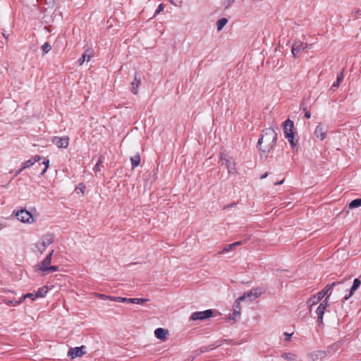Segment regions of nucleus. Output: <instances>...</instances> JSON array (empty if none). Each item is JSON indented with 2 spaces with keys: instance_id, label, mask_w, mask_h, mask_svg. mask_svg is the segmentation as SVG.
<instances>
[{
  "instance_id": "1",
  "label": "nucleus",
  "mask_w": 361,
  "mask_h": 361,
  "mask_svg": "<svg viewBox=\"0 0 361 361\" xmlns=\"http://www.w3.org/2000/svg\"><path fill=\"white\" fill-rule=\"evenodd\" d=\"M277 140V134L273 128L265 129L262 137L258 140L259 149L264 152H269L274 146Z\"/></svg>"
},
{
  "instance_id": "2",
  "label": "nucleus",
  "mask_w": 361,
  "mask_h": 361,
  "mask_svg": "<svg viewBox=\"0 0 361 361\" xmlns=\"http://www.w3.org/2000/svg\"><path fill=\"white\" fill-rule=\"evenodd\" d=\"M293 129L294 123L293 121L288 119L283 123V130L285 134V137L294 149L297 146L298 141L294 138Z\"/></svg>"
},
{
  "instance_id": "3",
  "label": "nucleus",
  "mask_w": 361,
  "mask_h": 361,
  "mask_svg": "<svg viewBox=\"0 0 361 361\" xmlns=\"http://www.w3.org/2000/svg\"><path fill=\"white\" fill-rule=\"evenodd\" d=\"M54 240V237L51 233L44 235L35 245V252H39L42 254L48 246H49Z\"/></svg>"
},
{
  "instance_id": "4",
  "label": "nucleus",
  "mask_w": 361,
  "mask_h": 361,
  "mask_svg": "<svg viewBox=\"0 0 361 361\" xmlns=\"http://www.w3.org/2000/svg\"><path fill=\"white\" fill-rule=\"evenodd\" d=\"M265 288L264 287L253 288L250 290L245 293L242 296L239 297V300L245 301H253L255 299L259 298L262 294L265 293Z\"/></svg>"
},
{
  "instance_id": "5",
  "label": "nucleus",
  "mask_w": 361,
  "mask_h": 361,
  "mask_svg": "<svg viewBox=\"0 0 361 361\" xmlns=\"http://www.w3.org/2000/svg\"><path fill=\"white\" fill-rule=\"evenodd\" d=\"M18 221L23 224H32L35 223V219L32 214L27 210L23 209L13 213Z\"/></svg>"
},
{
  "instance_id": "6",
  "label": "nucleus",
  "mask_w": 361,
  "mask_h": 361,
  "mask_svg": "<svg viewBox=\"0 0 361 361\" xmlns=\"http://www.w3.org/2000/svg\"><path fill=\"white\" fill-rule=\"evenodd\" d=\"M221 165L225 166L228 170V173L233 174L236 171V163L232 157L227 154H221L220 158Z\"/></svg>"
},
{
  "instance_id": "7",
  "label": "nucleus",
  "mask_w": 361,
  "mask_h": 361,
  "mask_svg": "<svg viewBox=\"0 0 361 361\" xmlns=\"http://www.w3.org/2000/svg\"><path fill=\"white\" fill-rule=\"evenodd\" d=\"M337 284H338V283L333 282L330 284L326 285L325 288H323L321 291L318 292L317 295L322 300L326 296L324 300H327V302H329L330 296L331 295L333 292V289L336 287Z\"/></svg>"
},
{
  "instance_id": "8",
  "label": "nucleus",
  "mask_w": 361,
  "mask_h": 361,
  "mask_svg": "<svg viewBox=\"0 0 361 361\" xmlns=\"http://www.w3.org/2000/svg\"><path fill=\"white\" fill-rule=\"evenodd\" d=\"M310 46L311 45L303 43L301 41H296L292 45L291 52L295 57H298L302 51L310 48Z\"/></svg>"
},
{
  "instance_id": "9",
  "label": "nucleus",
  "mask_w": 361,
  "mask_h": 361,
  "mask_svg": "<svg viewBox=\"0 0 361 361\" xmlns=\"http://www.w3.org/2000/svg\"><path fill=\"white\" fill-rule=\"evenodd\" d=\"M54 253L52 250L49 255L37 265V269L42 272L43 275L47 274L48 268L51 262V257Z\"/></svg>"
},
{
  "instance_id": "10",
  "label": "nucleus",
  "mask_w": 361,
  "mask_h": 361,
  "mask_svg": "<svg viewBox=\"0 0 361 361\" xmlns=\"http://www.w3.org/2000/svg\"><path fill=\"white\" fill-rule=\"evenodd\" d=\"M213 314L212 310H207L202 312H195L190 317L192 320H202L210 318Z\"/></svg>"
},
{
  "instance_id": "11",
  "label": "nucleus",
  "mask_w": 361,
  "mask_h": 361,
  "mask_svg": "<svg viewBox=\"0 0 361 361\" xmlns=\"http://www.w3.org/2000/svg\"><path fill=\"white\" fill-rule=\"evenodd\" d=\"M40 159H41L40 156L35 155V156L31 157L30 159L23 162L21 164L20 169L16 172V176L18 175L19 173H20L25 169L33 166L36 162L40 161Z\"/></svg>"
},
{
  "instance_id": "12",
  "label": "nucleus",
  "mask_w": 361,
  "mask_h": 361,
  "mask_svg": "<svg viewBox=\"0 0 361 361\" xmlns=\"http://www.w3.org/2000/svg\"><path fill=\"white\" fill-rule=\"evenodd\" d=\"M329 305L327 300H322L316 310V314H317L318 322L319 324L323 323V316L325 310Z\"/></svg>"
},
{
  "instance_id": "13",
  "label": "nucleus",
  "mask_w": 361,
  "mask_h": 361,
  "mask_svg": "<svg viewBox=\"0 0 361 361\" xmlns=\"http://www.w3.org/2000/svg\"><path fill=\"white\" fill-rule=\"evenodd\" d=\"M314 135L317 139L323 140L326 137L327 127L325 125L319 123L314 132Z\"/></svg>"
},
{
  "instance_id": "14",
  "label": "nucleus",
  "mask_w": 361,
  "mask_h": 361,
  "mask_svg": "<svg viewBox=\"0 0 361 361\" xmlns=\"http://www.w3.org/2000/svg\"><path fill=\"white\" fill-rule=\"evenodd\" d=\"M52 142L59 148L66 149L69 145V138L66 136L62 137L56 136L52 139Z\"/></svg>"
},
{
  "instance_id": "15",
  "label": "nucleus",
  "mask_w": 361,
  "mask_h": 361,
  "mask_svg": "<svg viewBox=\"0 0 361 361\" xmlns=\"http://www.w3.org/2000/svg\"><path fill=\"white\" fill-rule=\"evenodd\" d=\"M360 284H361V281H360L359 279H355L353 281V284L351 286V288L349 289V293L345 294L342 299L343 303L345 302L346 300H348L350 297H352L353 295L355 290L360 287Z\"/></svg>"
},
{
  "instance_id": "16",
  "label": "nucleus",
  "mask_w": 361,
  "mask_h": 361,
  "mask_svg": "<svg viewBox=\"0 0 361 361\" xmlns=\"http://www.w3.org/2000/svg\"><path fill=\"white\" fill-rule=\"evenodd\" d=\"M114 301L118 302H129L133 304H141L148 301L146 298H126L123 297H116L114 298Z\"/></svg>"
},
{
  "instance_id": "17",
  "label": "nucleus",
  "mask_w": 361,
  "mask_h": 361,
  "mask_svg": "<svg viewBox=\"0 0 361 361\" xmlns=\"http://www.w3.org/2000/svg\"><path fill=\"white\" fill-rule=\"evenodd\" d=\"M242 301L241 300H239V298H238L235 302H234V305H233V314L229 316V319L230 320H233V321H236L238 318H239L240 315V302Z\"/></svg>"
},
{
  "instance_id": "18",
  "label": "nucleus",
  "mask_w": 361,
  "mask_h": 361,
  "mask_svg": "<svg viewBox=\"0 0 361 361\" xmlns=\"http://www.w3.org/2000/svg\"><path fill=\"white\" fill-rule=\"evenodd\" d=\"M84 348V346L80 348H71L68 353V355L72 359L75 358L77 357H82L85 354V352L83 351Z\"/></svg>"
},
{
  "instance_id": "19",
  "label": "nucleus",
  "mask_w": 361,
  "mask_h": 361,
  "mask_svg": "<svg viewBox=\"0 0 361 361\" xmlns=\"http://www.w3.org/2000/svg\"><path fill=\"white\" fill-rule=\"evenodd\" d=\"M169 334L168 330L164 328H157L154 331V335L157 339H159L162 341L166 340L167 335Z\"/></svg>"
},
{
  "instance_id": "20",
  "label": "nucleus",
  "mask_w": 361,
  "mask_h": 361,
  "mask_svg": "<svg viewBox=\"0 0 361 361\" xmlns=\"http://www.w3.org/2000/svg\"><path fill=\"white\" fill-rule=\"evenodd\" d=\"M347 281V279H345L341 281H336L338 283V284L336 286V287H337L336 290L338 292H342L344 293V295L349 293V289L348 288V285L346 283Z\"/></svg>"
},
{
  "instance_id": "21",
  "label": "nucleus",
  "mask_w": 361,
  "mask_h": 361,
  "mask_svg": "<svg viewBox=\"0 0 361 361\" xmlns=\"http://www.w3.org/2000/svg\"><path fill=\"white\" fill-rule=\"evenodd\" d=\"M141 83V79L137 74L135 75L133 81L131 82V91L133 94H137L138 92V88Z\"/></svg>"
},
{
  "instance_id": "22",
  "label": "nucleus",
  "mask_w": 361,
  "mask_h": 361,
  "mask_svg": "<svg viewBox=\"0 0 361 361\" xmlns=\"http://www.w3.org/2000/svg\"><path fill=\"white\" fill-rule=\"evenodd\" d=\"M93 56V51L90 49L87 50L82 54V57L78 60V64L82 66L85 61H89Z\"/></svg>"
},
{
  "instance_id": "23",
  "label": "nucleus",
  "mask_w": 361,
  "mask_h": 361,
  "mask_svg": "<svg viewBox=\"0 0 361 361\" xmlns=\"http://www.w3.org/2000/svg\"><path fill=\"white\" fill-rule=\"evenodd\" d=\"M281 357L288 361H299L297 355L293 353H283Z\"/></svg>"
},
{
  "instance_id": "24",
  "label": "nucleus",
  "mask_w": 361,
  "mask_h": 361,
  "mask_svg": "<svg viewBox=\"0 0 361 361\" xmlns=\"http://www.w3.org/2000/svg\"><path fill=\"white\" fill-rule=\"evenodd\" d=\"M322 299L319 297H318L317 294L312 295L307 301V305L310 307V310H311L312 306L317 304Z\"/></svg>"
},
{
  "instance_id": "25",
  "label": "nucleus",
  "mask_w": 361,
  "mask_h": 361,
  "mask_svg": "<svg viewBox=\"0 0 361 361\" xmlns=\"http://www.w3.org/2000/svg\"><path fill=\"white\" fill-rule=\"evenodd\" d=\"M228 20L226 18H220L216 21V28L218 31H220L227 24Z\"/></svg>"
},
{
  "instance_id": "26",
  "label": "nucleus",
  "mask_w": 361,
  "mask_h": 361,
  "mask_svg": "<svg viewBox=\"0 0 361 361\" xmlns=\"http://www.w3.org/2000/svg\"><path fill=\"white\" fill-rule=\"evenodd\" d=\"M47 291H48V288L46 286H44L42 288H39L38 290L35 293L37 296V298H43L47 294Z\"/></svg>"
},
{
  "instance_id": "27",
  "label": "nucleus",
  "mask_w": 361,
  "mask_h": 361,
  "mask_svg": "<svg viewBox=\"0 0 361 361\" xmlns=\"http://www.w3.org/2000/svg\"><path fill=\"white\" fill-rule=\"evenodd\" d=\"M132 168L134 169L137 166L140 162V158L139 154H136L130 158Z\"/></svg>"
},
{
  "instance_id": "28",
  "label": "nucleus",
  "mask_w": 361,
  "mask_h": 361,
  "mask_svg": "<svg viewBox=\"0 0 361 361\" xmlns=\"http://www.w3.org/2000/svg\"><path fill=\"white\" fill-rule=\"evenodd\" d=\"M348 207L350 209H355L361 207V199H355L351 201Z\"/></svg>"
},
{
  "instance_id": "29",
  "label": "nucleus",
  "mask_w": 361,
  "mask_h": 361,
  "mask_svg": "<svg viewBox=\"0 0 361 361\" xmlns=\"http://www.w3.org/2000/svg\"><path fill=\"white\" fill-rule=\"evenodd\" d=\"M343 72H341L338 76H337V79H336V82H334L332 85V87H338L340 85V83L341 82V81L343 80Z\"/></svg>"
},
{
  "instance_id": "30",
  "label": "nucleus",
  "mask_w": 361,
  "mask_h": 361,
  "mask_svg": "<svg viewBox=\"0 0 361 361\" xmlns=\"http://www.w3.org/2000/svg\"><path fill=\"white\" fill-rule=\"evenodd\" d=\"M96 295H97V297H98L99 298H100L102 300H110L111 301H114V298H116V297L109 296V295H106L104 294H100V293H97Z\"/></svg>"
},
{
  "instance_id": "31",
  "label": "nucleus",
  "mask_w": 361,
  "mask_h": 361,
  "mask_svg": "<svg viewBox=\"0 0 361 361\" xmlns=\"http://www.w3.org/2000/svg\"><path fill=\"white\" fill-rule=\"evenodd\" d=\"M51 49V47L48 42L44 43L42 46V50L44 54H47Z\"/></svg>"
},
{
  "instance_id": "32",
  "label": "nucleus",
  "mask_w": 361,
  "mask_h": 361,
  "mask_svg": "<svg viewBox=\"0 0 361 361\" xmlns=\"http://www.w3.org/2000/svg\"><path fill=\"white\" fill-rule=\"evenodd\" d=\"M103 157H101L98 161V162L97 163V164L95 165V166L94 167V171L95 172H99L100 171L101 169H100V164L102 163L103 161Z\"/></svg>"
},
{
  "instance_id": "33",
  "label": "nucleus",
  "mask_w": 361,
  "mask_h": 361,
  "mask_svg": "<svg viewBox=\"0 0 361 361\" xmlns=\"http://www.w3.org/2000/svg\"><path fill=\"white\" fill-rule=\"evenodd\" d=\"M23 298H26V299L29 298L32 300H35L37 298V296L35 293H27V294L24 295Z\"/></svg>"
},
{
  "instance_id": "34",
  "label": "nucleus",
  "mask_w": 361,
  "mask_h": 361,
  "mask_svg": "<svg viewBox=\"0 0 361 361\" xmlns=\"http://www.w3.org/2000/svg\"><path fill=\"white\" fill-rule=\"evenodd\" d=\"M232 249H233L232 244L228 245L219 252V254H224L227 252H229Z\"/></svg>"
},
{
  "instance_id": "35",
  "label": "nucleus",
  "mask_w": 361,
  "mask_h": 361,
  "mask_svg": "<svg viewBox=\"0 0 361 361\" xmlns=\"http://www.w3.org/2000/svg\"><path fill=\"white\" fill-rule=\"evenodd\" d=\"M59 270V267L57 266H49V267L48 268V270H47V274L51 273V272H54V271H57Z\"/></svg>"
},
{
  "instance_id": "36",
  "label": "nucleus",
  "mask_w": 361,
  "mask_h": 361,
  "mask_svg": "<svg viewBox=\"0 0 361 361\" xmlns=\"http://www.w3.org/2000/svg\"><path fill=\"white\" fill-rule=\"evenodd\" d=\"M164 9V5L163 4H161L158 6L157 9L156 10L154 13V16L159 14L161 12H162Z\"/></svg>"
},
{
  "instance_id": "37",
  "label": "nucleus",
  "mask_w": 361,
  "mask_h": 361,
  "mask_svg": "<svg viewBox=\"0 0 361 361\" xmlns=\"http://www.w3.org/2000/svg\"><path fill=\"white\" fill-rule=\"evenodd\" d=\"M49 161L48 159L43 161V164L45 166V168L42 172V175L44 174V173L47 171V169L49 168Z\"/></svg>"
},
{
  "instance_id": "38",
  "label": "nucleus",
  "mask_w": 361,
  "mask_h": 361,
  "mask_svg": "<svg viewBox=\"0 0 361 361\" xmlns=\"http://www.w3.org/2000/svg\"><path fill=\"white\" fill-rule=\"evenodd\" d=\"M26 298H23V295L20 298L19 300H15V303L13 304V306H18L20 304H21Z\"/></svg>"
},
{
  "instance_id": "39",
  "label": "nucleus",
  "mask_w": 361,
  "mask_h": 361,
  "mask_svg": "<svg viewBox=\"0 0 361 361\" xmlns=\"http://www.w3.org/2000/svg\"><path fill=\"white\" fill-rule=\"evenodd\" d=\"M4 302L8 305H11V306H13V304L15 303V301L14 300H6V299H4Z\"/></svg>"
},
{
  "instance_id": "40",
  "label": "nucleus",
  "mask_w": 361,
  "mask_h": 361,
  "mask_svg": "<svg viewBox=\"0 0 361 361\" xmlns=\"http://www.w3.org/2000/svg\"><path fill=\"white\" fill-rule=\"evenodd\" d=\"M85 186L84 185H82V184H80V185L77 188V189H76V190H80L81 191V192H82V193H83V192H84V190H85Z\"/></svg>"
},
{
  "instance_id": "41",
  "label": "nucleus",
  "mask_w": 361,
  "mask_h": 361,
  "mask_svg": "<svg viewBox=\"0 0 361 361\" xmlns=\"http://www.w3.org/2000/svg\"><path fill=\"white\" fill-rule=\"evenodd\" d=\"M305 117L307 118H310L311 117V113L309 111H307L305 114Z\"/></svg>"
},
{
  "instance_id": "42",
  "label": "nucleus",
  "mask_w": 361,
  "mask_h": 361,
  "mask_svg": "<svg viewBox=\"0 0 361 361\" xmlns=\"http://www.w3.org/2000/svg\"><path fill=\"white\" fill-rule=\"evenodd\" d=\"M241 244H242V243H241L240 241H238V242H235V243H232V246H233V248H234V247H235L236 246H238V245H241Z\"/></svg>"
},
{
  "instance_id": "43",
  "label": "nucleus",
  "mask_w": 361,
  "mask_h": 361,
  "mask_svg": "<svg viewBox=\"0 0 361 361\" xmlns=\"http://www.w3.org/2000/svg\"><path fill=\"white\" fill-rule=\"evenodd\" d=\"M284 336H286V340L289 341L290 338L291 334H288V333H285Z\"/></svg>"
},
{
  "instance_id": "44",
  "label": "nucleus",
  "mask_w": 361,
  "mask_h": 361,
  "mask_svg": "<svg viewBox=\"0 0 361 361\" xmlns=\"http://www.w3.org/2000/svg\"><path fill=\"white\" fill-rule=\"evenodd\" d=\"M311 358H312V361H315L317 359V354H312L311 355Z\"/></svg>"
},
{
  "instance_id": "45",
  "label": "nucleus",
  "mask_w": 361,
  "mask_h": 361,
  "mask_svg": "<svg viewBox=\"0 0 361 361\" xmlns=\"http://www.w3.org/2000/svg\"><path fill=\"white\" fill-rule=\"evenodd\" d=\"M268 176V173H265L264 174H263L262 176H261V179H264L265 178H267Z\"/></svg>"
},
{
  "instance_id": "46",
  "label": "nucleus",
  "mask_w": 361,
  "mask_h": 361,
  "mask_svg": "<svg viewBox=\"0 0 361 361\" xmlns=\"http://www.w3.org/2000/svg\"><path fill=\"white\" fill-rule=\"evenodd\" d=\"M283 182H284V180H281V181H279V182H276V183H275V185H281V184H283Z\"/></svg>"
},
{
  "instance_id": "47",
  "label": "nucleus",
  "mask_w": 361,
  "mask_h": 361,
  "mask_svg": "<svg viewBox=\"0 0 361 361\" xmlns=\"http://www.w3.org/2000/svg\"><path fill=\"white\" fill-rule=\"evenodd\" d=\"M5 227L4 224L0 221V229H2Z\"/></svg>"
},
{
  "instance_id": "48",
  "label": "nucleus",
  "mask_w": 361,
  "mask_h": 361,
  "mask_svg": "<svg viewBox=\"0 0 361 361\" xmlns=\"http://www.w3.org/2000/svg\"><path fill=\"white\" fill-rule=\"evenodd\" d=\"M169 1H170L171 4H173L174 6H178L176 4L174 3V1L173 0H168Z\"/></svg>"
},
{
  "instance_id": "49",
  "label": "nucleus",
  "mask_w": 361,
  "mask_h": 361,
  "mask_svg": "<svg viewBox=\"0 0 361 361\" xmlns=\"http://www.w3.org/2000/svg\"><path fill=\"white\" fill-rule=\"evenodd\" d=\"M3 35H4V37L5 38H6V39L8 37V35H6L5 33H4V34H3Z\"/></svg>"
},
{
  "instance_id": "50",
  "label": "nucleus",
  "mask_w": 361,
  "mask_h": 361,
  "mask_svg": "<svg viewBox=\"0 0 361 361\" xmlns=\"http://www.w3.org/2000/svg\"><path fill=\"white\" fill-rule=\"evenodd\" d=\"M231 2H233V0H230Z\"/></svg>"
}]
</instances>
